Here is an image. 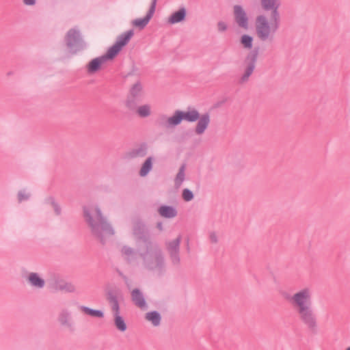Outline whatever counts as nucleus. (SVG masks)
Returning a JSON list of instances; mask_svg holds the SVG:
<instances>
[{
  "instance_id": "6ab92c4d",
  "label": "nucleus",
  "mask_w": 350,
  "mask_h": 350,
  "mask_svg": "<svg viewBox=\"0 0 350 350\" xmlns=\"http://www.w3.org/2000/svg\"><path fill=\"white\" fill-rule=\"evenodd\" d=\"M186 16L187 10L185 8L183 7L172 13V14L167 18V23L169 25H175L183 23L186 20Z\"/></svg>"
},
{
  "instance_id": "cd10ccee",
  "label": "nucleus",
  "mask_w": 350,
  "mask_h": 350,
  "mask_svg": "<svg viewBox=\"0 0 350 350\" xmlns=\"http://www.w3.org/2000/svg\"><path fill=\"white\" fill-rule=\"evenodd\" d=\"M254 38L248 34H243L240 38V44L245 49L250 50L253 46Z\"/></svg>"
},
{
  "instance_id": "f704fd0d",
  "label": "nucleus",
  "mask_w": 350,
  "mask_h": 350,
  "mask_svg": "<svg viewBox=\"0 0 350 350\" xmlns=\"http://www.w3.org/2000/svg\"><path fill=\"white\" fill-rule=\"evenodd\" d=\"M217 26L218 31L220 32L225 31L228 28L226 23L224 21H219L217 23Z\"/></svg>"
},
{
  "instance_id": "f8f14e48",
  "label": "nucleus",
  "mask_w": 350,
  "mask_h": 350,
  "mask_svg": "<svg viewBox=\"0 0 350 350\" xmlns=\"http://www.w3.org/2000/svg\"><path fill=\"white\" fill-rule=\"evenodd\" d=\"M110 55L108 51L100 57L92 59L87 65L86 70L88 74L92 75L99 71L102 66L107 61L112 60L113 57L109 56Z\"/></svg>"
},
{
  "instance_id": "423d86ee",
  "label": "nucleus",
  "mask_w": 350,
  "mask_h": 350,
  "mask_svg": "<svg viewBox=\"0 0 350 350\" xmlns=\"http://www.w3.org/2000/svg\"><path fill=\"white\" fill-rule=\"evenodd\" d=\"M144 96L143 85L140 81L135 83L130 88L129 93L125 101L126 107L133 109L142 101Z\"/></svg>"
},
{
  "instance_id": "b1692460",
  "label": "nucleus",
  "mask_w": 350,
  "mask_h": 350,
  "mask_svg": "<svg viewBox=\"0 0 350 350\" xmlns=\"http://www.w3.org/2000/svg\"><path fill=\"white\" fill-rule=\"evenodd\" d=\"M78 309L83 314L90 316L92 317H96V318L101 319L104 317V313L103 311L99 310L92 309L85 306H83V305L79 306Z\"/></svg>"
},
{
  "instance_id": "4468645a",
  "label": "nucleus",
  "mask_w": 350,
  "mask_h": 350,
  "mask_svg": "<svg viewBox=\"0 0 350 350\" xmlns=\"http://www.w3.org/2000/svg\"><path fill=\"white\" fill-rule=\"evenodd\" d=\"M157 1V0H152L149 10L145 17L133 20L131 22L132 25L135 27H138L139 29H144L154 15L156 9Z\"/></svg>"
},
{
  "instance_id": "2eb2a0df",
  "label": "nucleus",
  "mask_w": 350,
  "mask_h": 350,
  "mask_svg": "<svg viewBox=\"0 0 350 350\" xmlns=\"http://www.w3.org/2000/svg\"><path fill=\"white\" fill-rule=\"evenodd\" d=\"M211 122L209 113H205L200 116L194 129V133L197 135H203L208 129Z\"/></svg>"
},
{
  "instance_id": "1a4fd4ad",
  "label": "nucleus",
  "mask_w": 350,
  "mask_h": 350,
  "mask_svg": "<svg viewBox=\"0 0 350 350\" xmlns=\"http://www.w3.org/2000/svg\"><path fill=\"white\" fill-rule=\"evenodd\" d=\"M133 34V31L129 30L120 35L117 38L115 44L107 50L110 54L109 56L113 57L114 58L120 53L122 48L129 43Z\"/></svg>"
},
{
  "instance_id": "a878e982",
  "label": "nucleus",
  "mask_w": 350,
  "mask_h": 350,
  "mask_svg": "<svg viewBox=\"0 0 350 350\" xmlns=\"http://www.w3.org/2000/svg\"><path fill=\"white\" fill-rule=\"evenodd\" d=\"M185 170H186V165L182 164L179 167L178 172L176 174L174 178V185L176 187L178 188L181 186L185 180Z\"/></svg>"
},
{
  "instance_id": "dca6fc26",
  "label": "nucleus",
  "mask_w": 350,
  "mask_h": 350,
  "mask_svg": "<svg viewBox=\"0 0 350 350\" xmlns=\"http://www.w3.org/2000/svg\"><path fill=\"white\" fill-rule=\"evenodd\" d=\"M260 5L265 11H270L271 14L280 16L279 9L281 0H260Z\"/></svg>"
},
{
  "instance_id": "9d476101",
  "label": "nucleus",
  "mask_w": 350,
  "mask_h": 350,
  "mask_svg": "<svg viewBox=\"0 0 350 350\" xmlns=\"http://www.w3.org/2000/svg\"><path fill=\"white\" fill-rule=\"evenodd\" d=\"M256 62V55L249 54L247 55L244 61L243 72L239 79L240 84H245L249 81L255 69Z\"/></svg>"
},
{
  "instance_id": "393cba45",
  "label": "nucleus",
  "mask_w": 350,
  "mask_h": 350,
  "mask_svg": "<svg viewBox=\"0 0 350 350\" xmlns=\"http://www.w3.org/2000/svg\"><path fill=\"white\" fill-rule=\"evenodd\" d=\"M145 319L154 327L159 326L161 320L160 314L157 311L147 312L145 315Z\"/></svg>"
},
{
  "instance_id": "412c9836",
  "label": "nucleus",
  "mask_w": 350,
  "mask_h": 350,
  "mask_svg": "<svg viewBox=\"0 0 350 350\" xmlns=\"http://www.w3.org/2000/svg\"><path fill=\"white\" fill-rule=\"evenodd\" d=\"M107 299L109 301L113 314H120L118 296L116 293L109 291L107 294Z\"/></svg>"
},
{
  "instance_id": "4be33fe9",
  "label": "nucleus",
  "mask_w": 350,
  "mask_h": 350,
  "mask_svg": "<svg viewBox=\"0 0 350 350\" xmlns=\"http://www.w3.org/2000/svg\"><path fill=\"white\" fill-rule=\"evenodd\" d=\"M131 298L135 306L141 309L146 308V303L145 299L143 294L139 289L135 288L131 292Z\"/></svg>"
},
{
  "instance_id": "a211bd4d",
  "label": "nucleus",
  "mask_w": 350,
  "mask_h": 350,
  "mask_svg": "<svg viewBox=\"0 0 350 350\" xmlns=\"http://www.w3.org/2000/svg\"><path fill=\"white\" fill-rule=\"evenodd\" d=\"M57 321L62 326L71 328L73 325L71 312L68 308L62 309L58 314Z\"/></svg>"
},
{
  "instance_id": "f03ea898",
  "label": "nucleus",
  "mask_w": 350,
  "mask_h": 350,
  "mask_svg": "<svg viewBox=\"0 0 350 350\" xmlns=\"http://www.w3.org/2000/svg\"><path fill=\"white\" fill-rule=\"evenodd\" d=\"M137 251L140 259L139 265L142 269L159 276L165 273V254L158 245L147 239H141L137 242Z\"/></svg>"
},
{
  "instance_id": "72a5a7b5",
  "label": "nucleus",
  "mask_w": 350,
  "mask_h": 350,
  "mask_svg": "<svg viewBox=\"0 0 350 350\" xmlns=\"http://www.w3.org/2000/svg\"><path fill=\"white\" fill-rule=\"evenodd\" d=\"M18 202L27 200L30 198V193L25 190L19 191L17 195Z\"/></svg>"
},
{
  "instance_id": "bb28decb",
  "label": "nucleus",
  "mask_w": 350,
  "mask_h": 350,
  "mask_svg": "<svg viewBox=\"0 0 350 350\" xmlns=\"http://www.w3.org/2000/svg\"><path fill=\"white\" fill-rule=\"evenodd\" d=\"M152 162L153 158L152 157H149L145 160L139 172L140 176L144 177L148 175L152 169Z\"/></svg>"
},
{
  "instance_id": "c9c22d12",
  "label": "nucleus",
  "mask_w": 350,
  "mask_h": 350,
  "mask_svg": "<svg viewBox=\"0 0 350 350\" xmlns=\"http://www.w3.org/2000/svg\"><path fill=\"white\" fill-rule=\"evenodd\" d=\"M209 239L212 243H217L218 242V236L216 232H211L209 234Z\"/></svg>"
},
{
  "instance_id": "f257e3e1",
  "label": "nucleus",
  "mask_w": 350,
  "mask_h": 350,
  "mask_svg": "<svg viewBox=\"0 0 350 350\" xmlns=\"http://www.w3.org/2000/svg\"><path fill=\"white\" fill-rule=\"evenodd\" d=\"M313 291L310 286L302 287L286 297L299 321L311 332L319 327L317 314L312 306Z\"/></svg>"
},
{
  "instance_id": "f3484780",
  "label": "nucleus",
  "mask_w": 350,
  "mask_h": 350,
  "mask_svg": "<svg viewBox=\"0 0 350 350\" xmlns=\"http://www.w3.org/2000/svg\"><path fill=\"white\" fill-rule=\"evenodd\" d=\"M26 281L33 288L42 289L45 286V280L38 273H29L26 276Z\"/></svg>"
},
{
  "instance_id": "c85d7f7f",
  "label": "nucleus",
  "mask_w": 350,
  "mask_h": 350,
  "mask_svg": "<svg viewBox=\"0 0 350 350\" xmlns=\"http://www.w3.org/2000/svg\"><path fill=\"white\" fill-rule=\"evenodd\" d=\"M137 115L141 118H146L151 115V106L148 104L140 105L136 111Z\"/></svg>"
},
{
  "instance_id": "0eeeda50",
  "label": "nucleus",
  "mask_w": 350,
  "mask_h": 350,
  "mask_svg": "<svg viewBox=\"0 0 350 350\" xmlns=\"http://www.w3.org/2000/svg\"><path fill=\"white\" fill-rule=\"evenodd\" d=\"M49 287L56 291L68 293H75L77 288L74 284L67 282L57 275H53L49 280Z\"/></svg>"
},
{
  "instance_id": "c756f323",
  "label": "nucleus",
  "mask_w": 350,
  "mask_h": 350,
  "mask_svg": "<svg viewBox=\"0 0 350 350\" xmlns=\"http://www.w3.org/2000/svg\"><path fill=\"white\" fill-rule=\"evenodd\" d=\"M44 203L46 205L51 206L53 208L54 212L56 215H59L61 214V211H62L61 208H60L59 205L56 202L54 198H53L51 196L47 197L44 200Z\"/></svg>"
},
{
  "instance_id": "5701e85b",
  "label": "nucleus",
  "mask_w": 350,
  "mask_h": 350,
  "mask_svg": "<svg viewBox=\"0 0 350 350\" xmlns=\"http://www.w3.org/2000/svg\"><path fill=\"white\" fill-rule=\"evenodd\" d=\"M159 214L165 218H174L177 215L176 209L172 206L163 205L158 209Z\"/></svg>"
},
{
  "instance_id": "7ed1b4c3",
  "label": "nucleus",
  "mask_w": 350,
  "mask_h": 350,
  "mask_svg": "<svg viewBox=\"0 0 350 350\" xmlns=\"http://www.w3.org/2000/svg\"><path fill=\"white\" fill-rule=\"evenodd\" d=\"M83 216L92 234L100 242L104 243L109 237L114 234L113 228L96 205L84 206Z\"/></svg>"
},
{
  "instance_id": "2f4dec72",
  "label": "nucleus",
  "mask_w": 350,
  "mask_h": 350,
  "mask_svg": "<svg viewBox=\"0 0 350 350\" xmlns=\"http://www.w3.org/2000/svg\"><path fill=\"white\" fill-rule=\"evenodd\" d=\"M122 254L128 261H131L135 258V252L133 249L130 247L124 246L122 248Z\"/></svg>"
},
{
  "instance_id": "20e7f679",
  "label": "nucleus",
  "mask_w": 350,
  "mask_h": 350,
  "mask_svg": "<svg viewBox=\"0 0 350 350\" xmlns=\"http://www.w3.org/2000/svg\"><path fill=\"white\" fill-rule=\"evenodd\" d=\"M280 16L270 14L269 18L265 14L257 15L254 20L256 38L261 42H271L280 25Z\"/></svg>"
},
{
  "instance_id": "473e14b6",
  "label": "nucleus",
  "mask_w": 350,
  "mask_h": 350,
  "mask_svg": "<svg viewBox=\"0 0 350 350\" xmlns=\"http://www.w3.org/2000/svg\"><path fill=\"white\" fill-rule=\"evenodd\" d=\"M182 197L185 202H189L193 199L194 196L190 189H184L183 190Z\"/></svg>"
},
{
  "instance_id": "ddd939ff",
  "label": "nucleus",
  "mask_w": 350,
  "mask_h": 350,
  "mask_svg": "<svg viewBox=\"0 0 350 350\" xmlns=\"http://www.w3.org/2000/svg\"><path fill=\"white\" fill-rule=\"evenodd\" d=\"M233 14L237 25L247 30L249 28V18L244 9L241 5H236L233 8Z\"/></svg>"
},
{
  "instance_id": "4c0bfd02",
  "label": "nucleus",
  "mask_w": 350,
  "mask_h": 350,
  "mask_svg": "<svg viewBox=\"0 0 350 350\" xmlns=\"http://www.w3.org/2000/svg\"><path fill=\"white\" fill-rule=\"evenodd\" d=\"M157 228L160 230H163V225L161 223H159L157 224Z\"/></svg>"
},
{
  "instance_id": "39448f33",
  "label": "nucleus",
  "mask_w": 350,
  "mask_h": 350,
  "mask_svg": "<svg viewBox=\"0 0 350 350\" xmlns=\"http://www.w3.org/2000/svg\"><path fill=\"white\" fill-rule=\"evenodd\" d=\"M198 111L189 109L187 111L176 110L172 116L162 114L157 120L158 125L164 129H172L179 125L183 120L193 122L200 117Z\"/></svg>"
},
{
  "instance_id": "6e6552de",
  "label": "nucleus",
  "mask_w": 350,
  "mask_h": 350,
  "mask_svg": "<svg viewBox=\"0 0 350 350\" xmlns=\"http://www.w3.org/2000/svg\"><path fill=\"white\" fill-rule=\"evenodd\" d=\"M65 40L67 46L72 53H77L85 47L79 31L76 29H71L67 32Z\"/></svg>"
},
{
  "instance_id": "e433bc0d",
  "label": "nucleus",
  "mask_w": 350,
  "mask_h": 350,
  "mask_svg": "<svg viewBox=\"0 0 350 350\" xmlns=\"http://www.w3.org/2000/svg\"><path fill=\"white\" fill-rule=\"evenodd\" d=\"M23 3L27 5H33L35 4V0H23Z\"/></svg>"
},
{
  "instance_id": "aec40b11",
  "label": "nucleus",
  "mask_w": 350,
  "mask_h": 350,
  "mask_svg": "<svg viewBox=\"0 0 350 350\" xmlns=\"http://www.w3.org/2000/svg\"><path fill=\"white\" fill-rule=\"evenodd\" d=\"M147 146L141 144L126 153V157L129 159H132L137 157H144L147 154Z\"/></svg>"
},
{
  "instance_id": "58836bf2",
  "label": "nucleus",
  "mask_w": 350,
  "mask_h": 350,
  "mask_svg": "<svg viewBox=\"0 0 350 350\" xmlns=\"http://www.w3.org/2000/svg\"><path fill=\"white\" fill-rule=\"evenodd\" d=\"M346 350H350V347H347Z\"/></svg>"
},
{
  "instance_id": "9b49d317",
  "label": "nucleus",
  "mask_w": 350,
  "mask_h": 350,
  "mask_svg": "<svg viewBox=\"0 0 350 350\" xmlns=\"http://www.w3.org/2000/svg\"><path fill=\"white\" fill-rule=\"evenodd\" d=\"M181 239L182 237L179 235L175 239L166 243L167 252L169 254L172 263L174 265H179L180 261L179 252Z\"/></svg>"
},
{
  "instance_id": "7c9ffc66",
  "label": "nucleus",
  "mask_w": 350,
  "mask_h": 350,
  "mask_svg": "<svg viewBox=\"0 0 350 350\" xmlns=\"http://www.w3.org/2000/svg\"><path fill=\"white\" fill-rule=\"evenodd\" d=\"M114 323L116 327L120 332H124L126 329V325L124 319L120 317V314L113 315Z\"/></svg>"
}]
</instances>
